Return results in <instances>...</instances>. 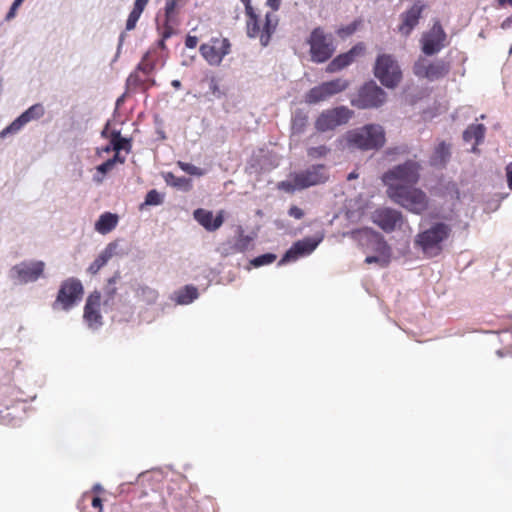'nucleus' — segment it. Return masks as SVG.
I'll list each match as a JSON object with an SVG mask.
<instances>
[{
	"instance_id": "nucleus-40",
	"label": "nucleus",
	"mask_w": 512,
	"mask_h": 512,
	"mask_svg": "<svg viewBox=\"0 0 512 512\" xmlns=\"http://www.w3.org/2000/svg\"><path fill=\"white\" fill-rule=\"evenodd\" d=\"M329 152V148L324 145L311 147L308 149V156L312 158L324 157Z\"/></svg>"
},
{
	"instance_id": "nucleus-55",
	"label": "nucleus",
	"mask_w": 512,
	"mask_h": 512,
	"mask_svg": "<svg viewBox=\"0 0 512 512\" xmlns=\"http://www.w3.org/2000/svg\"><path fill=\"white\" fill-rule=\"evenodd\" d=\"M171 85L175 88V89H180L181 88V82L179 80H173L171 82Z\"/></svg>"
},
{
	"instance_id": "nucleus-48",
	"label": "nucleus",
	"mask_w": 512,
	"mask_h": 512,
	"mask_svg": "<svg viewBox=\"0 0 512 512\" xmlns=\"http://www.w3.org/2000/svg\"><path fill=\"white\" fill-rule=\"evenodd\" d=\"M505 170L508 187L512 190V162L506 166Z\"/></svg>"
},
{
	"instance_id": "nucleus-13",
	"label": "nucleus",
	"mask_w": 512,
	"mask_h": 512,
	"mask_svg": "<svg viewBox=\"0 0 512 512\" xmlns=\"http://www.w3.org/2000/svg\"><path fill=\"white\" fill-rule=\"evenodd\" d=\"M449 71V63L442 59L430 62L426 58H419L413 66V72L417 77L430 81L445 77Z\"/></svg>"
},
{
	"instance_id": "nucleus-12",
	"label": "nucleus",
	"mask_w": 512,
	"mask_h": 512,
	"mask_svg": "<svg viewBox=\"0 0 512 512\" xmlns=\"http://www.w3.org/2000/svg\"><path fill=\"white\" fill-rule=\"evenodd\" d=\"M231 44L227 38L213 37L209 42L203 43L200 54L211 66H219L223 58L230 53Z\"/></svg>"
},
{
	"instance_id": "nucleus-32",
	"label": "nucleus",
	"mask_w": 512,
	"mask_h": 512,
	"mask_svg": "<svg viewBox=\"0 0 512 512\" xmlns=\"http://www.w3.org/2000/svg\"><path fill=\"white\" fill-rule=\"evenodd\" d=\"M147 2H135L133 10L130 12L127 22L126 29L133 30L136 27L137 21L139 20L145 5Z\"/></svg>"
},
{
	"instance_id": "nucleus-43",
	"label": "nucleus",
	"mask_w": 512,
	"mask_h": 512,
	"mask_svg": "<svg viewBox=\"0 0 512 512\" xmlns=\"http://www.w3.org/2000/svg\"><path fill=\"white\" fill-rule=\"evenodd\" d=\"M115 163H116V157H113L111 159H108L101 165H99L97 169L99 172L105 174V173L109 172L114 167Z\"/></svg>"
},
{
	"instance_id": "nucleus-31",
	"label": "nucleus",
	"mask_w": 512,
	"mask_h": 512,
	"mask_svg": "<svg viewBox=\"0 0 512 512\" xmlns=\"http://www.w3.org/2000/svg\"><path fill=\"white\" fill-rule=\"evenodd\" d=\"M110 140H111V146L112 150L119 153L121 150H126L127 152L131 149L130 140L127 138H123L121 136L120 131L113 130L110 133Z\"/></svg>"
},
{
	"instance_id": "nucleus-8",
	"label": "nucleus",
	"mask_w": 512,
	"mask_h": 512,
	"mask_svg": "<svg viewBox=\"0 0 512 512\" xmlns=\"http://www.w3.org/2000/svg\"><path fill=\"white\" fill-rule=\"evenodd\" d=\"M83 293V285L79 279L67 278L60 285L53 308L60 307L62 310L68 311L81 299Z\"/></svg>"
},
{
	"instance_id": "nucleus-10",
	"label": "nucleus",
	"mask_w": 512,
	"mask_h": 512,
	"mask_svg": "<svg viewBox=\"0 0 512 512\" xmlns=\"http://www.w3.org/2000/svg\"><path fill=\"white\" fill-rule=\"evenodd\" d=\"M353 111L345 106L324 110L315 121V128L319 132L334 130L338 126L348 123Z\"/></svg>"
},
{
	"instance_id": "nucleus-4",
	"label": "nucleus",
	"mask_w": 512,
	"mask_h": 512,
	"mask_svg": "<svg viewBox=\"0 0 512 512\" xmlns=\"http://www.w3.org/2000/svg\"><path fill=\"white\" fill-rule=\"evenodd\" d=\"M420 171L421 164L414 159H409L386 171L381 179L383 184L387 187V196L392 194L396 188H406L416 185L420 180Z\"/></svg>"
},
{
	"instance_id": "nucleus-25",
	"label": "nucleus",
	"mask_w": 512,
	"mask_h": 512,
	"mask_svg": "<svg viewBox=\"0 0 512 512\" xmlns=\"http://www.w3.org/2000/svg\"><path fill=\"white\" fill-rule=\"evenodd\" d=\"M118 244L116 242L109 243L98 257L89 265L87 272L91 275H96L115 255Z\"/></svg>"
},
{
	"instance_id": "nucleus-2",
	"label": "nucleus",
	"mask_w": 512,
	"mask_h": 512,
	"mask_svg": "<svg viewBox=\"0 0 512 512\" xmlns=\"http://www.w3.org/2000/svg\"><path fill=\"white\" fill-rule=\"evenodd\" d=\"M452 228L444 222H435L429 228L420 231L414 239L416 248L429 257L440 255L444 248V243L449 239Z\"/></svg>"
},
{
	"instance_id": "nucleus-35",
	"label": "nucleus",
	"mask_w": 512,
	"mask_h": 512,
	"mask_svg": "<svg viewBox=\"0 0 512 512\" xmlns=\"http://www.w3.org/2000/svg\"><path fill=\"white\" fill-rule=\"evenodd\" d=\"M136 294L139 298L146 301L147 303H154L158 296L157 291L148 286L139 287L136 291Z\"/></svg>"
},
{
	"instance_id": "nucleus-49",
	"label": "nucleus",
	"mask_w": 512,
	"mask_h": 512,
	"mask_svg": "<svg viewBox=\"0 0 512 512\" xmlns=\"http://www.w3.org/2000/svg\"><path fill=\"white\" fill-rule=\"evenodd\" d=\"M380 262H382L384 265H386V264L388 263V261H387V260H383V261H382V260H381L379 257H377V256H367V257L365 258V263H367V264L380 263Z\"/></svg>"
},
{
	"instance_id": "nucleus-11",
	"label": "nucleus",
	"mask_w": 512,
	"mask_h": 512,
	"mask_svg": "<svg viewBox=\"0 0 512 512\" xmlns=\"http://www.w3.org/2000/svg\"><path fill=\"white\" fill-rule=\"evenodd\" d=\"M349 84V81L343 78H336L331 81L323 82L308 91L305 96V101L308 104L319 103L346 90L349 87Z\"/></svg>"
},
{
	"instance_id": "nucleus-62",
	"label": "nucleus",
	"mask_w": 512,
	"mask_h": 512,
	"mask_svg": "<svg viewBox=\"0 0 512 512\" xmlns=\"http://www.w3.org/2000/svg\"><path fill=\"white\" fill-rule=\"evenodd\" d=\"M121 101H122V98H119V99L117 100V104H119Z\"/></svg>"
},
{
	"instance_id": "nucleus-16",
	"label": "nucleus",
	"mask_w": 512,
	"mask_h": 512,
	"mask_svg": "<svg viewBox=\"0 0 512 512\" xmlns=\"http://www.w3.org/2000/svg\"><path fill=\"white\" fill-rule=\"evenodd\" d=\"M45 263L43 261H24L12 268V272L20 283L35 282L43 277Z\"/></svg>"
},
{
	"instance_id": "nucleus-5",
	"label": "nucleus",
	"mask_w": 512,
	"mask_h": 512,
	"mask_svg": "<svg viewBox=\"0 0 512 512\" xmlns=\"http://www.w3.org/2000/svg\"><path fill=\"white\" fill-rule=\"evenodd\" d=\"M388 197L397 205L415 215H423L430 208V198L416 185L396 188Z\"/></svg>"
},
{
	"instance_id": "nucleus-29",
	"label": "nucleus",
	"mask_w": 512,
	"mask_h": 512,
	"mask_svg": "<svg viewBox=\"0 0 512 512\" xmlns=\"http://www.w3.org/2000/svg\"><path fill=\"white\" fill-rule=\"evenodd\" d=\"M451 156L450 145L445 142L439 143L435 148L430 163L432 166H444Z\"/></svg>"
},
{
	"instance_id": "nucleus-1",
	"label": "nucleus",
	"mask_w": 512,
	"mask_h": 512,
	"mask_svg": "<svg viewBox=\"0 0 512 512\" xmlns=\"http://www.w3.org/2000/svg\"><path fill=\"white\" fill-rule=\"evenodd\" d=\"M246 3L247 33L251 38H259L263 46L268 45L271 35L278 25V17L275 12L279 8L280 2H265L266 11L256 13L251 2Z\"/></svg>"
},
{
	"instance_id": "nucleus-46",
	"label": "nucleus",
	"mask_w": 512,
	"mask_h": 512,
	"mask_svg": "<svg viewBox=\"0 0 512 512\" xmlns=\"http://www.w3.org/2000/svg\"><path fill=\"white\" fill-rule=\"evenodd\" d=\"M198 44V38L196 36L188 35L185 39V46L187 48L193 49Z\"/></svg>"
},
{
	"instance_id": "nucleus-53",
	"label": "nucleus",
	"mask_w": 512,
	"mask_h": 512,
	"mask_svg": "<svg viewBox=\"0 0 512 512\" xmlns=\"http://www.w3.org/2000/svg\"><path fill=\"white\" fill-rule=\"evenodd\" d=\"M110 133L109 132V122L105 125L104 129L102 130L101 132V136L104 137V138H110Z\"/></svg>"
},
{
	"instance_id": "nucleus-58",
	"label": "nucleus",
	"mask_w": 512,
	"mask_h": 512,
	"mask_svg": "<svg viewBox=\"0 0 512 512\" xmlns=\"http://www.w3.org/2000/svg\"><path fill=\"white\" fill-rule=\"evenodd\" d=\"M110 150H112V146H111V144H110V145H108L106 148H104V151H105V152H110Z\"/></svg>"
},
{
	"instance_id": "nucleus-17",
	"label": "nucleus",
	"mask_w": 512,
	"mask_h": 512,
	"mask_svg": "<svg viewBox=\"0 0 512 512\" xmlns=\"http://www.w3.org/2000/svg\"><path fill=\"white\" fill-rule=\"evenodd\" d=\"M101 298V293L95 290L86 299L83 318L91 328H98L103 324L100 313Z\"/></svg>"
},
{
	"instance_id": "nucleus-9",
	"label": "nucleus",
	"mask_w": 512,
	"mask_h": 512,
	"mask_svg": "<svg viewBox=\"0 0 512 512\" xmlns=\"http://www.w3.org/2000/svg\"><path fill=\"white\" fill-rule=\"evenodd\" d=\"M386 101L385 91L374 82L365 83L351 104L359 109L377 108Z\"/></svg>"
},
{
	"instance_id": "nucleus-60",
	"label": "nucleus",
	"mask_w": 512,
	"mask_h": 512,
	"mask_svg": "<svg viewBox=\"0 0 512 512\" xmlns=\"http://www.w3.org/2000/svg\"><path fill=\"white\" fill-rule=\"evenodd\" d=\"M383 246L386 250H389V247L387 246V244L385 242H383Z\"/></svg>"
},
{
	"instance_id": "nucleus-37",
	"label": "nucleus",
	"mask_w": 512,
	"mask_h": 512,
	"mask_svg": "<svg viewBox=\"0 0 512 512\" xmlns=\"http://www.w3.org/2000/svg\"><path fill=\"white\" fill-rule=\"evenodd\" d=\"M163 202L162 195L155 189L150 190L145 197L146 205H160Z\"/></svg>"
},
{
	"instance_id": "nucleus-15",
	"label": "nucleus",
	"mask_w": 512,
	"mask_h": 512,
	"mask_svg": "<svg viewBox=\"0 0 512 512\" xmlns=\"http://www.w3.org/2000/svg\"><path fill=\"white\" fill-rule=\"evenodd\" d=\"M447 35L439 21H435L432 28L421 38L422 52L427 56L437 54L445 46Z\"/></svg>"
},
{
	"instance_id": "nucleus-56",
	"label": "nucleus",
	"mask_w": 512,
	"mask_h": 512,
	"mask_svg": "<svg viewBox=\"0 0 512 512\" xmlns=\"http://www.w3.org/2000/svg\"><path fill=\"white\" fill-rule=\"evenodd\" d=\"M510 21H511L510 18H507L506 20H504V22L502 23V27L503 28L509 27Z\"/></svg>"
},
{
	"instance_id": "nucleus-18",
	"label": "nucleus",
	"mask_w": 512,
	"mask_h": 512,
	"mask_svg": "<svg viewBox=\"0 0 512 512\" xmlns=\"http://www.w3.org/2000/svg\"><path fill=\"white\" fill-rule=\"evenodd\" d=\"M299 190L322 184L327 181L328 175L325 166L322 164L313 165L305 171L295 174Z\"/></svg>"
},
{
	"instance_id": "nucleus-28",
	"label": "nucleus",
	"mask_w": 512,
	"mask_h": 512,
	"mask_svg": "<svg viewBox=\"0 0 512 512\" xmlns=\"http://www.w3.org/2000/svg\"><path fill=\"white\" fill-rule=\"evenodd\" d=\"M118 224V216L116 214L105 212L100 215L98 221L95 223V230L100 234H107L111 232Z\"/></svg>"
},
{
	"instance_id": "nucleus-24",
	"label": "nucleus",
	"mask_w": 512,
	"mask_h": 512,
	"mask_svg": "<svg viewBox=\"0 0 512 512\" xmlns=\"http://www.w3.org/2000/svg\"><path fill=\"white\" fill-rule=\"evenodd\" d=\"M423 6L413 5L408 11L401 15L402 23L399 26V31L407 36L416 27L421 17Z\"/></svg>"
},
{
	"instance_id": "nucleus-36",
	"label": "nucleus",
	"mask_w": 512,
	"mask_h": 512,
	"mask_svg": "<svg viewBox=\"0 0 512 512\" xmlns=\"http://www.w3.org/2000/svg\"><path fill=\"white\" fill-rule=\"evenodd\" d=\"M276 258H277V256L275 254L266 253V254L260 255L258 257H255L251 261V264L255 267H260L263 265H268V264L273 263L276 260Z\"/></svg>"
},
{
	"instance_id": "nucleus-26",
	"label": "nucleus",
	"mask_w": 512,
	"mask_h": 512,
	"mask_svg": "<svg viewBox=\"0 0 512 512\" xmlns=\"http://www.w3.org/2000/svg\"><path fill=\"white\" fill-rule=\"evenodd\" d=\"M486 128L483 124H471L463 132V140L465 142H471L474 140L472 148L473 152L477 151V146L483 141L485 136Z\"/></svg>"
},
{
	"instance_id": "nucleus-14",
	"label": "nucleus",
	"mask_w": 512,
	"mask_h": 512,
	"mask_svg": "<svg viewBox=\"0 0 512 512\" xmlns=\"http://www.w3.org/2000/svg\"><path fill=\"white\" fill-rule=\"evenodd\" d=\"M371 220L386 233H391L403 223V214L390 207L377 208L371 215Z\"/></svg>"
},
{
	"instance_id": "nucleus-34",
	"label": "nucleus",
	"mask_w": 512,
	"mask_h": 512,
	"mask_svg": "<svg viewBox=\"0 0 512 512\" xmlns=\"http://www.w3.org/2000/svg\"><path fill=\"white\" fill-rule=\"evenodd\" d=\"M145 79H142L138 74V71H135L129 75L126 80V86L128 90L135 91L139 88L146 89Z\"/></svg>"
},
{
	"instance_id": "nucleus-52",
	"label": "nucleus",
	"mask_w": 512,
	"mask_h": 512,
	"mask_svg": "<svg viewBox=\"0 0 512 512\" xmlns=\"http://www.w3.org/2000/svg\"><path fill=\"white\" fill-rule=\"evenodd\" d=\"M187 185L189 184V180L186 179V178H177L176 181L173 183L174 186H182V185Z\"/></svg>"
},
{
	"instance_id": "nucleus-45",
	"label": "nucleus",
	"mask_w": 512,
	"mask_h": 512,
	"mask_svg": "<svg viewBox=\"0 0 512 512\" xmlns=\"http://www.w3.org/2000/svg\"><path fill=\"white\" fill-rule=\"evenodd\" d=\"M209 89L213 96L220 98L221 97V91L218 85V82L216 78L212 77L209 82Z\"/></svg>"
},
{
	"instance_id": "nucleus-41",
	"label": "nucleus",
	"mask_w": 512,
	"mask_h": 512,
	"mask_svg": "<svg viewBox=\"0 0 512 512\" xmlns=\"http://www.w3.org/2000/svg\"><path fill=\"white\" fill-rule=\"evenodd\" d=\"M154 69V65L147 60V55L143 57L141 62L137 66V71L143 72L145 75H149Z\"/></svg>"
},
{
	"instance_id": "nucleus-20",
	"label": "nucleus",
	"mask_w": 512,
	"mask_h": 512,
	"mask_svg": "<svg viewBox=\"0 0 512 512\" xmlns=\"http://www.w3.org/2000/svg\"><path fill=\"white\" fill-rule=\"evenodd\" d=\"M321 240V238L314 239L312 237H307L302 240H298L285 253L281 262L296 260L299 257L311 254L317 248Z\"/></svg>"
},
{
	"instance_id": "nucleus-6",
	"label": "nucleus",
	"mask_w": 512,
	"mask_h": 512,
	"mask_svg": "<svg viewBox=\"0 0 512 512\" xmlns=\"http://www.w3.org/2000/svg\"><path fill=\"white\" fill-rule=\"evenodd\" d=\"M310 45L311 60L316 63H323L331 58L335 52L333 37L325 34L320 27L315 28L308 39Z\"/></svg>"
},
{
	"instance_id": "nucleus-47",
	"label": "nucleus",
	"mask_w": 512,
	"mask_h": 512,
	"mask_svg": "<svg viewBox=\"0 0 512 512\" xmlns=\"http://www.w3.org/2000/svg\"><path fill=\"white\" fill-rule=\"evenodd\" d=\"M21 3L22 2H13L9 12L6 15V20H11L15 16L16 11L18 7L21 5Z\"/></svg>"
},
{
	"instance_id": "nucleus-38",
	"label": "nucleus",
	"mask_w": 512,
	"mask_h": 512,
	"mask_svg": "<svg viewBox=\"0 0 512 512\" xmlns=\"http://www.w3.org/2000/svg\"><path fill=\"white\" fill-rule=\"evenodd\" d=\"M277 188L279 190L285 191L287 193H293L295 190H297V189L299 190L298 181L295 179V175L293 176V181H289V180L280 181L277 184Z\"/></svg>"
},
{
	"instance_id": "nucleus-50",
	"label": "nucleus",
	"mask_w": 512,
	"mask_h": 512,
	"mask_svg": "<svg viewBox=\"0 0 512 512\" xmlns=\"http://www.w3.org/2000/svg\"><path fill=\"white\" fill-rule=\"evenodd\" d=\"M92 507L97 508L99 512L103 511L102 500L100 497H94L91 503Z\"/></svg>"
},
{
	"instance_id": "nucleus-21",
	"label": "nucleus",
	"mask_w": 512,
	"mask_h": 512,
	"mask_svg": "<svg viewBox=\"0 0 512 512\" xmlns=\"http://www.w3.org/2000/svg\"><path fill=\"white\" fill-rule=\"evenodd\" d=\"M365 51V45L358 43L353 46L348 52L343 53L335 57L326 68L329 73H334L342 70L354 62L355 58L362 55Z\"/></svg>"
},
{
	"instance_id": "nucleus-51",
	"label": "nucleus",
	"mask_w": 512,
	"mask_h": 512,
	"mask_svg": "<svg viewBox=\"0 0 512 512\" xmlns=\"http://www.w3.org/2000/svg\"><path fill=\"white\" fill-rule=\"evenodd\" d=\"M405 150H401L400 148H389L386 150L385 154L387 156L389 155H393V154H399V153H404Z\"/></svg>"
},
{
	"instance_id": "nucleus-54",
	"label": "nucleus",
	"mask_w": 512,
	"mask_h": 512,
	"mask_svg": "<svg viewBox=\"0 0 512 512\" xmlns=\"http://www.w3.org/2000/svg\"><path fill=\"white\" fill-rule=\"evenodd\" d=\"M168 38H164V29H162L161 31V39L159 41V47L164 49L165 48V41L167 40Z\"/></svg>"
},
{
	"instance_id": "nucleus-39",
	"label": "nucleus",
	"mask_w": 512,
	"mask_h": 512,
	"mask_svg": "<svg viewBox=\"0 0 512 512\" xmlns=\"http://www.w3.org/2000/svg\"><path fill=\"white\" fill-rule=\"evenodd\" d=\"M178 166L184 172H186V173H188L190 175H197V176H202L203 175V171L200 168H198L195 165H193V164L179 161L178 162Z\"/></svg>"
},
{
	"instance_id": "nucleus-23",
	"label": "nucleus",
	"mask_w": 512,
	"mask_h": 512,
	"mask_svg": "<svg viewBox=\"0 0 512 512\" xmlns=\"http://www.w3.org/2000/svg\"><path fill=\"white\" fill-rule=\"evenodd\" d=\"M178 2H167L164 13V38H170L180 23Z\"/></svg>"
},
{
	"instance_id": "nucleus-44",
	"label": "nucleus",
	"mask_w": 512,
	"mask_h": 512,
	"mask_svg": "<svg viewBox=\"0 0 512 512\" xmlns=\"http://www.w3.org/2000/svg\"><path fill=\"white\" fill-rule=\"evenodd\" d=\"M288 215L295 219H302L304 217V211L298 206L292 205L288 210Z\"/></svg>"
},
{
	"instance_id": "nucleus-42",
	"label": "nucleus",
	"mask_w": 512,
	"mask_h": 512,
	"mask_svg": "<svg viewBox=\"0 0 512 512\" xmlns=\"http://www.w3.org/2000/svg\"><path fill=\"white\" fill-rule=\"evenodd\" d=\"M357 29V24L354 22L352 24L347 25L346 27H341L337 30V34L340 37H347L352 35Z\"/></svg>"
},
{
	"instance_id": "nucleus-7",
	"label": "nucleus",
	"mask_w": 512,
	"mask_h": 512,
	"mask_svg": "<svg viewBox=\"0 0 512 512\" xmlns=\"http://www.w3.org/2000/svg\"><path fill=\"white\" fill-rule=\"evenodd\" d=\"M374 74L387 88L396 87L402 79V72L398 63L392 56L386 54L378 56Z\"/></svg>"
},
{
	"instance_id": "nucleus-3",
	"label": "nucleus",
	"mask_w": 512,
	"mask_h": 512,
	"mask_svg": "<svg viewBox=\"0 0 512 512\" xmlns=\"http://www.w3.org/2000/svg\"><path fill=\"white\" fill-rule=\"evenodd\" d=\"M344 138L349 148L361 151L379 150L386 142L385 131L378 124H367L349 130Z\"/></svg>"
},
{
	"instance_id": "nucleus-61",
	"label": "nucleus",
	"mask_w": 512,
	"mask_h": 512,
	"mask_svg": "<svg viewBox=\"0 0 512 512\" xmlns=\"http://www.w3.org/2000/svg\"><path fill=\"white\" fill-rule=\"evenodd\" d=\"M94 490H101V487H100L99 485H96V486L94 487Z\"/></svg>"
},
{
	"instance_id": "nucleus-19",
	"label": "nucleus",
	"mask_w": 512,
	"mask_h": 512,
	"mask_svg": "<svg viewBox=\"0 0 512 512\" xmlns=\"http://www.w3.org/2000/svg\"><path fill=\"white\" fill-rule=\"evenodd\" d=\"M45 114V108L41 103H36L18 116L9 126L3 129L0 137H4L9 133L18 132L25 124L32 120H38Z\"/></svg>"
},
{
	"instance_id": "nucleus-22",
	"label": "nucleus",
	"mask_w": 512,
	"mask_h": 512,
	"mask_svg": "<svg viewBox=\"0 0 512 512\" xmlns=\"http://www.w3.org/2000/svg\"><path fill=\"white\" fill-rule=\"evenodd\" d=\"M193 217L207 231H216L224 222V211H219L214 217L211 211L198 208L193 212Z\"/></svg>"
},
{
	"instance_id": "nucleus-57",
	"label": "nucleus",
	"mask_w": 512,
	"mask_h": 512,
	"mask_svg": "<svg viewBox=\"0 0 512 512\" xmlns=\"http://www.w3.org/2000/svg\"><path fill=\"white\" fill-rule=\"evenodd\" d=\"M114 157H116V162H117V161H120V162H123V161H124L123 159L121 160V159L119 158V153H117V152H116V154L114 155Z\"/></svg>"
},
{
	"instance_id": "nucleus-27",
	"label": "nucleus",
	"mask_w": 512,
	"mask_h": 512,
	"mask_svg": "<svg viewBox=\"0 0 512 512\" xmlns=\"http://www.w3.org/2000/svg\"><path fill=\"white\" fill-rule=\"evenodd\" d=\"M121 274L119 271H116L112 277L107 280V283L104 287V307H111L114 305V300L117 295V287L116 284L120 280Z\"/></svg>"
},
{
	"instance_id": "nucleus-30",
	"label": "nucleus",
	"mask_w": 512,
	"mask_h": 512,
	"mask_svg": "<svg viewBox=\"0 0 512 512\" xmlns=\"http://www.w3.org/2000/svg\"><path fill=\"white\" fill-rule=\"evenodd\" d=\"M198 297V290L192 285H186L176 293L178 304L185 305L193 302Z\"/></svg>"
},
{
	"instance_id": "nucleus-33",
	"label": "nucleus",
	"mask_w": 512,
	"mask_h": 512,
	"mask_svg": "<svg viewBox=\"0 0 512 512\" xmlns=\"http://www.w3.org/2000/svg\"><path fill=\"white\" fill-rule=\"evenodd\" d=\"M252 242V238L244 235L242 232L236 239L234 245L231 247V253H238L246 251Z\"/></svg>"
},
{
	"instance_id": "nucleus-59",
	"label": "nucleus",
	"mask_w": 512,
	"mask_h": 512,
	"mask_svg": "<svg viewBox=\"0 0 512 512\" xmlns=\"http://www.w3.org/2000/svg\"><path fill=\"white\" fill-rule=\"evenodd\" d=\"M355 177H356V175L354 173H351V174H349L348 179L350 180V179H353Z\"/></svg>"
}]
</instances>
